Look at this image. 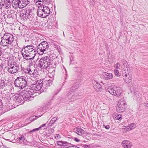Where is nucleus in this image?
Masks as SVG:
<instances>
[{"label":"nucleus","mask_w":148,"mask_h":148,"mask_svg":"<svg viewBox=\"0 0 148 148\" xmlns=\"http://www.w3.org/2000/svg\"><path fill=\"white\" fill-rule=\"evenodd\" d=\"M10 92L12 95V97L10 98V103L12 105H11V109L15 108L19 105L23 104L25 101L24 99L23 96H21L20 92L18 94H15L13 96V94L14 93V88L13 86L11 87L10 85Z\"/></svg>","instance_id":"f257e3e1"},{"label":"nucleus","mask_w":148,"mask_h":148,"mask_svg":"<svg viewBox=\"0 0 148 148\" xmlns=\"http://www.w3.org/2000/svg\"><path fill=\"white\" fill-rule=\"evenodd\" d=\"M14 79H15L14 78ZM10 80L12 81L11 83V86H12V84H14L15 86L18 87L20 89H23L26 87L27 84V78L24 77H17L15 80H13V77H10Z\"/></svg>","instance_id":"f03ea898"},{"label":"nucleus","mask_w":148,"mask_h":148,"mask_svg":"<svg viewBox=\"0 0 148 148\" xmlns=\"http://www.w3.org/2000/svg\"><path fill=\"white\" fill-rule=\"evenodd\" d=\"M30 86L27 87L26 90H23L20 92L21 96H23L25 101H30L34 97H32L33 94L35 93V92Z\"/></svg>","instance_id":"7ed1b4c3"},{"label":"nucleus","mask_w":148,"mask_h":148,"mask_svg":"<svg viewBox=\"0 0 148 148\" xmlns=\"http://www.w3.org/2000/svg\"><path fill=\"white\" fill-rule=\"evenodd\" d=\"M72 86L71 90H70L66 96V97L68 98L69 102L74 101L76 99L77 97L78 96L77 92L76 89L78 88V86L75 84Z\"/></svg>","instance_id":"20e7f679"},{"label":"nucleus","mask_w":148,"mask_h":148,"mask_svg":"<svg viewBox=\"0 0 148 148\" xmlns=\"http://www.w3.org/2000/svg\"><path fill=\"white\" fill-rule=\"evenodd\" d=\"M121 72L124 81L126 83H129L132 80V75L130 70L127 67H125L122 69Z\"/></svg>","instance_id":"39448f33"},{"label":"nucleus","mask_w":148,"mask_h":148,"mask_svg":"<svg viewBox=\"0 0 148 148\" xmlns=\"http://www.w3.org/2000/svg\"><path fill=\"white\" fill-rule=\"evenodd\" d=\"M39 64L42 69H46L52 65V60L47 56L44 57L39 60Z\"/></svg>","instance_id":"423d86ee"},{"label":"nucleus","mask_w":148,"mask_h":148,"mask_svg":"<svg viewBox=\"0 0 148 148\" xmlns=\"http://www.w3.org/2000/svg\"><path fill=\"white\" fill-rule=\"evenodd\" d=\"M49 48V45L46 41H43L39 44L37 46V51L40 55H42L44 52L47 50Z\"/></svg>","instance_id":"0eeeda50"},{"label":"nucleus","mask_w":148,"mask_h":148,"mask_svg":"<svg viewBox=\"0 0 148 148\" xmlns=\"http://www.w3.org/2000/svg\"><path fill=\"white\" fill-rule=\"evenodd\" d=\"M108 91L110 94L119 97L120 96L122 91L119 88L116 86H110L107 88Z\"/></svg>","instance_id":"6e6552de"},{"label":"nucleus","mask_w":148,"mask_h":148,"mask_svg":"<svg viewBox=\"0 0 148 148\" xmlns=\"http://www.w3.org/2000/svg\"><path fill=\"white\" fill-rule=\"evenodd\" d=\"M10 57V73L12 74L15 73L18 70V66L15 62L16 57H13L11 59Z\"/></svg>","instance_id":"1a4fd4ad"},{"label":"nucleus","mask_w":148,"mask_h":148,"mask_svg":"<svg viewBox=\"0 0 148 148\" xmlns=\"http://www.w3.org/2000/svg\"><path fill=\"white\" fill-rule=\"evenodd\" d=\"M28 0H13L12 1V6L14 7V5L18 6L20 8H23L29 3Z\"/></svg>","instance_id":"9d476101"},{"label":"nucleus","mask_w":148,"mask_h":148,"mask_svg":"<svg viewBox=\"0 0 148 148\" xmlns=\"http://www.w3.org/2000/svg\"><path fill=\"white\" fill-rule=\"evenodd\" d=\"M126 104L123 98L121 99L119 101L116 107V111L118 112L124 111L125 110Z\"/></svg>","instance_id":"9b49d317"},{"label":"nucleus","mask_w":148,"mask_h":148,"mask_svg":"<svg viewBox=\"0 0 148 148\" xmlns=\"http://www.w3.org/2000/svg\"><path fill=\"white\" fill-rule=\"evenodd\" d=\"M36 83L35 84L32 85L30 86L34 90L35 93H37V91H39L42 86L43 84V81L41 79L37 80L36 81Z\"/></svg>","instance_id":"f8f14e48"},{"label":"nucleus","mask_w":148,"mask_h":148,"mask_svg":"<svg viewBox=\"0 0 148 148\" xmlns=\"http://www.w3.org/2000/svg\"><path fill=\"white\" fill-rule=\"evenodd\" d=\"M22 51L23 52H27L28 53L33 54L36 55V53L34 47L32 45H27L25 46L24 49L22 50Z\"/></svg>","instance_id":"ddd939ff"},{"label":"nucleus","mask_w":148,"mask_h":148,"mask_svg":"<svg viewBox=\"0 0 148 148\" xmlns=\"http://www.w3.org/2000/svg\"><path fill=\"white\" fill-rule=\"evenodd\" d=\"M25 11V14L27 18H28L30 21H33L35 18L34 14L32 12V10L29 8H26L22 10Z\"/></svg>","instance_id":"4468645a"},{"label":"nucleus","mask_w":148,"mask_h":148,"mask_svg":"<svg viewBox=\"0 0 148 148\" xmlns=\"http://www.w3.org/2000/svg\"><path fill=\"white\" fill-rule=\"evenodd\" d=\"M22 54L24 59L27 60L32 61L34 59L35 55L33 54L28 53L27 52H23L22 51Z\"/></svg>","instance_id":"2eb2a0df"},{"label":"nucleus","mask_w":148,"mask_h":148,"mask_svg":"<svg viewBox=\"0 0 148 148\" xmlns=\"http://www.w3.org/2000/svg\"><path fill=\"white\" fill-rule=\"evenodd\" d=\"M92 84L94 89L97 91L101 90L102 89L101 85L97 82L94 80L92 82Z\"/></svg>","instance_id":"dca6fc26"},{"label":"nucleus","mask_w":148,"mask_h":148,"mask_svg":"<svg viewBox=\"0 0 148 148\" xmlns=\"http://www.w3.org/2000/svg\"><path fill=\"white\" fill-rule=\"evenodd\" d=\"M42 7V6L38 7L37 11V15L39 17L44 18L45 17V16H44V11Z\"/></svg>","instance_id":"f3484780"},{"label":"nucleus","mask_w":148,"mask_h":148,"mask_svg":"<svg viewBox=\"0 0 148 148\" xmlns=\"http://www.w3.org/2000/svg\"><path fill=\"white\" fill-rule=\"evenodd\" d=\"M42 8L44 11V16H45V17L48 16L50 13V11L49 8L47 6L42 5Z\"/></svg>","instance_id":"a211bd4d"},{"label":"nucleus","mask_w":148,"mask_h":148,"mask_svg":"<svg viewBox=\"0 0 148 148\" xmlns=\"http://www.w3.org/2000/svg\"><path fill=\"white\" fill-rule=\"evenodd\" d=\"M9 40H5L3 39H1V45L4 47H6L5 49L8 48L9 44Z\"/></svg>","instance_id":"6ab92c4d"},{"label":"nucleus","mask_w":148,"mask_h":148,"mask_svg":"<svg viewBox=\"0 0 148 148\" xmlns=\"http://www.w3.org/2000/svg\"><path fill=\"white\" fill-rule=\"evenodd\" d=\"M73 131L79 135H81L84 133V131L81 128H75L73 129Z\"/></svg>","instance_id":"aec40b11"},{"label":"nucleus","mask_w":148,"mask_h":148,"mask_svg":"<svg viewBox=\"0 0 148 148\" xmlns=\"http://www.w3.org/2000/svg\"><path fill=\"white\" fill-rule=\"evenodd\" d=\"M103 76L105 79L109 80L112 78L113 75L112 73L105 72L103 74Z\"/></svg>","instance_id":"412c9836"},{"label":"nucleus","mask_w":148,"mask_h":148,"mask_svg":"<svg viewBox=\"0 0 148 148\" xmlns=\"http://www.w3.org/2000/svg\"><path fill=\"white\" fill-rule=\"evenodd\" d=\"M37 69H35L34 70H31L30 69L29 70L28 74L32 77H36V75H38V72Z\"/></svg>","instance_id":"4be33fe9"},{"label":"nucleus","mask_w":148,"mask_h":148,"mask_svg":"<svg viewBox=\"0 0 148 148\" xmlns=\"http://www.w3.org/2000/svg\"><path fill=\"white\" fill-rule=\"evenodd\" d=\"M5 0H0V5L1 7H2L1 6H3L4 4H5V7L6 9H8L9 5L8 3H9V0H6L5 3Z\"/></svg>","instance_id":"5701e85b"},{"label":"nucleus","mask_w":148,"mask_h":148,"mask_svg":"<svg viewBox=\"0 0 148 148\" xmlns=\"http://www.w3.org/2000/svg\"><path fill=\"white\" fill-rule=\"evenodd\" d=\"M47 1V0H34L36 5H40L42 6L43 4L45 3Z\"/></svg>","instance_id":"b1692460"},{"label":"nucleus","mask_w":148,"mask_h":148,"mask_svg":"<svg viewBox=\"0 0 148 148\" xmlns=\"http://www.w3.org/2000/svg\"><path fill=\"white\" fill-rule=\"evenodd\" d=\"M113 117L116 120H121L122 119L121 115L120 114L116 113L114 114Z\"/></svg>","instance_id":"393cba45"},{"label":"nucleus","mask_w":148,"mask_h":148,"mask_svg":"<svg viewBox=\"0 0 148 148\" xmlns=\"http://www.w3.org/2000/svg\"><path fill=\"white\" fill-rule=\"evenodd\" d=\"M25 12L24 10H22L20 13V16L22 19H23V20L24 21H25L26 20H27V19L28 18H27V17L26 16V14L25 15Z\"/></svg>","instance_id":"a878e982"},{"label":"nucleus","mask_w":148,"mask_h":148,"mask_svg":"<svg viewBox=\"0 0 148 148\" xmlns=\"http://www.w3.org/2000/svg\"><path fill=\"white\" fill-rule=\"evenodd\" d=\"M121 130L123 132L125 133L129 132L130 131L129 129V126H123L121 128Z\"/></svg>","instance_id":"bb28decb"},{"label":"nucleus","mask_w":148,"mask_h":148,"mask_svg":"<svg viewBox=\"0 0 148 148\" xmlns=\"http://www.w3.org/2000/svg\"><path fill=\"white\" fill-rule=\"evenodd\" d=\"M68 144V143L67 142L62 141H58L57 142V144L58 145L61 146L63 145H66Z\"/></svg>","instance_id":"cd10ccee"},{"label":"nucleus","mask_w":148,"mask_h":148,"mask_svg":"<svg viewBox=\"0 0 148 148\" xmlns=\"http://www.w3.org/2000/svg\"><path fill=\"white\" fill-rule=\"evenodd\" d=\"M58 119V117L56 116L53 117L50 122L48 123V125L50 126L52 124L54 123Z\"/></svg>","instance_id":"c85d7f7f"},{"label":"nucleus","mask_w":148,"mask_h":148,"mask_svg":"<svg viewBox=\"0 0 148 148\" xmlns=\"http://www.w3.org/2000/svg\"><path fill=\"white\" fill-rule=\"evenodd\" d=\"M3 106L2 101L0 100V115L4 113L3 111L4 107Z\"/></svg>","instance_id":"c756f323"},{"label":"nucleus","mask_w":148,"mask_h":148,"mask_svg":"<svg viewBox=\"0 0 148 148\" xmlns=\"http://www.w3.org/2000/svg\"><path fill=\"white\" fill-rule=\"evenodd\" d=\"M25 138L24 136H21L17 138V140L19 143H22L24 141Z\"/></svg>","instance_id":"7c9ffc66"},{"label":"nucleus","mask_w":148,"mask_h":148,"mask_svg":"<svg viewBox=\"0 0 148 148\" xmlns=\"http://www.w3.org/2000/svg\"><path fill=\"white\" fill-rule=\"evenodd\" d=\"M129 126V129L130 130L134 129L136 127V124L134 123H132L129 124L128 125Z\"/></svg>","instance_id":"2f4dec72"},{"label":"nucleus","mask_w":148,"mask_h":148,"mask_svg":"<svg viewBox=\"0 0 148 148\" xmlns=\"http://www.w3.org/2000/svg\"><path fill=\"white\" fill-rule=\"evenodd\" d=\"M1 39L9 40V34L7 33L4 34L3 36L1 38Z\"/></svg>","instance_id":"473e14b6"},{"label":"nucleus","mask_w":148,"mask_h":148,"mask_svg":"<svg viewBox=\"0 0 148 148\" xmlns=\"http://www.w3.org/2000/svg\"><path fill=\"white\" fill-rule=\"evenodd\" d=\"M122 62L123 64V65L122 66V69L124 68L125 67H127L128 68V66L127 64V62L125 60L123 59L122 60Z\"/></svg>","instance_id":"72a5a7b5"},{"label":"nucleus","mask_w":148,"mask_h":148,"mask_svg":"<svg viewBox=\"0 0 148 148\" xmlns=\"http://www.w3.org/2000/svg\"><path fill=\"white\" fill-rule=\"evenodd\" d=\"M109 93L106 92V97H105L106 99L108 100H111L112 99V96Z\"/></svg>","instance_id":"f704fd0d"},{"label":"nucleus","mask_w":148,"mask_h":148,"mask_svg":"<svg viewBox=\"0 0 148 148\" xmlns=\"http://www.w3.org/2000/svg\"><path fill=\"white\" fill-rule=\"evenodd\" d=\"M16 16L15 14H13L12 15L10 14V18L12 19L13 21H16Z\"/></svg>","instance_id":"c9c22d12"},{"label":"nucleus","mask_w":148,"mask_h":148,"mask_svg":"<svg viewBox=\"0 0 148 148\" xmlns=\"http://www.w3.org/2000/svg\"><path fill=\"white\" fill-rule=\"evenodd\" d=\"M114 75L117 77H119L120 76V74L119 72V70L115 69L114 71Z\"/></svg>","instance_id":"e433bc0d"},{"label":"nucleus","mask_w":148,"mask_h":148,"mask_svg":"<svg viewBox=\"0 0 148 148\" xmlns=\"http://www.w3.org/2000/svg\"><path fill=\"white\" fill-rule=\"evenodd\" d=\"M62 71H63V73L64 75V79H66V77L67 75V71H66V69L65 68H63V69H62Z\"/></svg>","instance_id":"4c0bfd02"},{"label":"nucleus","mask_w":148,"mask_h":148,"mask_svg":"<svg viewBox=\"0 0 148 148\" xmlns=\"http://www.w3.org/2000/svg\"><path fill=\"white\" fill-rule=\"evenodd\" d=\"M29 70H30L29 68H23V72L28 74Z\"/></svg>","instance_id":"58836bf2"},{"label":"nucleus","mask_w":148,"mask_h":148,"mask_svg":"<svg viewBox=\"0 0 148 148\" xmlns=\"http://www.w3.org/2000/svg\"><path fill=\"white\" fill-rule=\"evenodd\" d=\"M120 64L119 62H117L114 65V67L115 68V69H120Z\"/></svg>","instance_id":"ea45409f"},{"label":"nucleus","mask_w":148,"mask_h":148,"mask_svg":"<svg viewBox=\"0 0 148 148\" xmlns=\"http://www.w3.org/2000/svg\"><path fill=\"white\" fill-rule=\"evenodd\" d=\"M6 82H4V81L3 80L1 81V82H0V88H2V87L6 85Z\"/></svg>","instance_id":"a19ab883"},{"label":"nucleus","mask_w":148,"mask_h":148,"mask_svg":"<svg viewBox=\"0 0 148 148\" xmlns=\"http://www.w3.org/2000/svg\"><path fill=\"white\" fill-rule=\"evenodd\" d=\"M40 127H39V128H38L33 129V130L29 131V132H34L35 131H38L40 130Z\"/></svg>","instance_id":"79ce46f5"},{"label":"nucleus","mask_w":148,"mask_h":148,"mask_svg":"<svg viewBox=\"0 0 148 148\" xmlns=\"http://www.w3.org/2000/svg\"><path fill=\"white\" fill-rule=\"evenodd\" d=\"M60 136L59 134H56L55 135V138L56 140H58L60 138Z\"/></svg>","instance_id":"37998d69"},{"label":"nucleus","mask_w":148,"mask_h":148,"mask_svg":"<svg viewBox=\"0 0 148 148\" xmlns=\"http://www.w3.org/2000/svg\"><path fill=\"white\" fill-rule=\"evenodd\" d=\"M83 147L84 148H92L89 145L86 144L83 145Z\"/></svg>","instance_id":"c03bdc74"},{"label":"nucleus","mask_w":148,"mask_h":148,"mask_svg":"<svg viewBox=\"0 0 148 148\" xmlns=\"http://www.w3.org/2000/svg\"><path fill=\"white\" fill-rule=\"evenodd\" d=\"M13 36L10 34V42L13 41Z\"/></svg>","instance_id":"a18cd8bd"},{"label":"nucleus","mask_w":148,"mask_h":148,"mask_svg":"<svg viewBox=\"0 0 148 148\" xmlns=\"http://www.w3.org/2000/svg\"><path fill=\"white\" fill-rule=\"evenodd\" d=\"M103 127L105 128L106 129L108 130L110 128V126L109 125L103 124Z\"/></svg>","instance_id":"49530a36"},{"label":"nucleus","mask_w":148,"mask_h":148,"mask_svg":"<svg viewBox=\"0 0 148 148\" xmlns=\"http://www.w3.org/2000/svg\"><path fill=\"white\" fill-rule=\"evenodd\" d=\"M16 13L17 12L14 11L12 10H11L10 11V15H12L13 14H16Z\"/></svg>","instance_id":"de8ad7c7"},{"label":"nucleus","mask_w":148,"mask_h":148,"mask_svg":"<svg viewBox=\"0 0 148 148\" xmlns=\"http://www.w3.org/2000/svg\"><path fill=\"white\" fill-rule=\"evenodd\" d=\"M15 136L14 134H11V139H10V140H13L12 139L13 138H14V139H15Z\"/></svg>","instance_id":"09e8293b"},{"label":"nucleus","mask_w":148,"mask_h":148,"mask_svg":"<svg viewBox=\"0 0 148 148\" xmlns=\"http://www.w3.org/2000/svg\"><path fill=\"white\" fill-rule=\"evenodd\" d=\"M74 140L77 142H79L80 141L79 139H78L77 138H74Z\"/></svg>","instance_id":"8fccbe9b"},{"label":"nucleus","mask_w":148,"mask_h":148,"mask_svg":"<svg viewBox=\"0 0 148 148\" xmlns=\"http://www.w3.org/2000/svg\"><path fill=\"white\" fill-rule=\"evenodd\" d=\"M34 116H32L30 117L28 120H30V121H33V120H34Z\"/></svg>","instance_id":"3c124183"},{"label":"nucleus","mask_w":148,"mask_h":148,"mask_svg":"<svg viewBox=\"0 0 148 148\" xmlns=\"http://www.w3.org/2000/svg\"><path fill=\"white\" fill-rule=\"evenodd\" d=\"M57 50L59 52H60L61 51V49L59 47L57 48Z\"/></svg>","instance_id":"603ef678"},{"label":"nucleus","mask_w":148,"mask_h":148,"mask_svg":"<svg viewBox=\"0 0 148 148\" xmlns=\"http://www.w3.org/2000/svg\"><path fill=\"white\" fill-rule=\"evenodd\" d=\"M46 125V124L45 123L42 125H41L39 127H40V129L42 128V127H45Z\"/></svg>","instance_id":"864d4df0"},{"label":"nucleus","mask_w":148,"mask_h":148,"mask_svg":"<svg viewBox=\"0 0 148 148\" xmlns=\"http://www.w3.org/2000/svg\"><path fill=\"white\" fill-rule=\"evenodd\" d=\"M51 80H49L47 81V83L48 84H50L51 83Z\"/></svg>","instance_id":"5fc2aeb1"},{"label":"nucleus","mask_w":148,"mask_h":148,"mask_svg":"<svg viewBox=\"0 0 148 148\" xmlns=\"http://www.w3.org/2000/svg\"><path fill=\"white\" fill-rule=\"evenodd\" d=\"M144 106L145 107H148V103H145Z\"/></svg>","instance_id":"6e6d98bb"},{"label":"nucleus","mask_w":148,"mask_h":148,"mask_svg":"<svg viewBox=\"0 0 148 148\" xmlns=\"http://www.w3.org/2000/svg\"><path fill=\"white\" fill-rule=\"evenodd\" d=\"M10 20L12 21L11 22L12 23H10V24H12V23H14L13 22L14 21H13L12 19L11 18H10Z\"/></svg>","instance_id":"4d7b16f0"},{"label":"nucleus","mask_w":148,"mask_h":148,"mask_svg":"<svg viewBox=\"0 0 148 148\" xmlns=\"http://www.w3.org/2000/svg\"><path fill=\"white\" fill-rule=\"evenodd\" d=\"M46 86L47 87H49L50 86V84H48L47 83H46Z\"/></svg>","instance_id":"13d9d810"},{"label":"nucleus","mask_w":148,"mask_h":148,"mask_svg":"<svg viewBox=\"0 0 148 148\" xmlns=\"http://www.w3.org/2000/svg\"><path fill=\"white\" fill-rule=\"evenodd\" d=\"M51 102H49L47 103H46V104L47 105H51Z\"/></svg>","instance_id":"bf43d9fd"},{"label":"nucleus","mask_w":148,"mask_h":148,"mask_svg":"<svg viewBox=\"0 0 148 148\" xmlns=\"http://www.w3.org/2000/svg\"><path fill=\"white\" fill-rule=\"evenodd\" d=\"M3 65L2 64H1L0 65V69L2 68V66H3Z\"/></svg>","instance_id":"052dcab7"},{"label":"nucleus","mask_w":148,"mask_h":148,"mask_svg":"<svg viewBox=\"0 0 148 148\" xmlns=\"http://www.w3.org/2000/svg\"><path fill=\"white\" fill-rule=\"evenodd\" d=\"M73 146H69L68 147H67L66 148H73Z\"/></svg>","instance_id":"680f3d73"},{"label":"nucleus","mask_w":148,"mask_h":148,"mask_svg":"<svg viewBox=\"0 0 148 148\" xmlns=\"http://www.w3.org/2000/svg\"><path fill=\"white\" fill-rule=\"evenodd\" d=\"M68 1V2L69 3V4H70L71 3V0H66Z\"/></svg>","instance_id":"e2e57ef3"},{"label":"nucleus","mask_w":148,"mask_h":148,"mask_svg":"<svg viewBox=\"0 0 148 148\" xmlns=\"http://www.w3.org/2000/svg\"><path fill=\"white\" fill-rule=\"evenodd\" d=\"M77 147L75 146V145H73V148H77Z\"/></svg>","instance_id":"0e129e2a"},{"label":"nucleus","mask_w":148,"mask_h":148,"mask_svg":"<svg viewBox=\"0 0 148 148\" xmlns=\"http://www.w3.org/2000/svg\"><path fill=\"white\" fill-rule=\"evenodd\" d=\"M6 102H7V103H8V104L9 101H6Z\"/></svg>","instance_id":"69168bd1"},{"label":"nucleus","mask_w":148,"mask_h":148,"mask_svg":"<svg viewBox=\"0 0 148 148\" xmlns=\"http://www.w3.org/2000/svg\"><path fill=\"white\" fill-rule=\"evenodd\" d=\"M9 84V82H8V83H6V85H8V84Z\"/></svg>","instance_id":"338daca9"},{"label":"nucleus","mask_w":148,"mask_h":148,"mask_svg":"<svg viewBox=\"0 0 148 148\" xmlns=\"http://www.w3.org/2000/svg\"><path fill=\"white\" fill-rule=\"evenodd\" d=\"M10 45H12L13 44H12V43H11L10 44Z\"/></svg>","instance_id":"774afa93"}]
</instances>
